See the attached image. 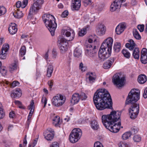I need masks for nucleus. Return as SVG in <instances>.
Returning <instances> with one entry per match:
<instances>
[{"label":"nucleus","instance_id":"nucleus-1","mask_svg":"<svg viewBox=\"0 0 147 147\" xmlns=\"http://www.w3.org/2000/svg\"><path fill=\"white\" fill-rule=\"evenodd\" d=\"M93 100L96 109L102 110L112 108V102L109 93L105 89L97 90L94 94Z\"/></svg>","mask_w":147,"mask_h":147},{"label":"nucleus","instance_id":"nucleus-2","mask_svg":"<svg viewBox=\"0 0 147 147\" xmlns=\"http://www.w3.org/2000/svg\"><path fill=\"white\" fill-rule=\"evenodd\" d=\"M121 113L113 111L108 115L102 116V122L105 127L111 131L116 133L119 130L121 125L120 120Z\"/></svg>","mask_w":147,"mask_h":147},{"label":"nucleus","instance_id":"nucleus-3","mask_svg":"<svg viewBox=\"0 0 147 147\" xmlns=\"http://www.w3.org/2000/svg\"><path fill=\"white\" fill-rule=\"evenodd\" d=\"M113 40L111 37L105 39L102 43L99 49L98 57L101 61H103L111 55Z\"/></svg>","mask_w":147,"mask_h":147},{"label":"nucleus","instance_id":"nucleus-4","mask_svg":"<svg viewBox=\"0 0 147 147\" xmlns=\"http://www.w3.org/2000/svg\"><path fill=\"white\" fill-rule=\"evenodd\" d=\"M42 19L51 35L53 36L57 26L55 18L52 15L45 14L42 17Z\"/></svg>","mask_w":147,"mask_h":147},{"label":"nucleus","instance_id":"nucleus-5","mask_svg":"<svg viewBox=\"0 0 147 147\" xmlns=\"http://www.w3.org/2000/svg\"><path fill=\"white\" fill-rule=\"evenodd\" d=\"M139 99V91L136 89H133L128 94L126 100L125 104L129 105L136 103Z\"/></svg>","mask_w":147,"mask_h":147},{"label":"nucleus","instance_id":"nucleus-6","mask_svg":"<svg viewBox=\"0 0 147 147\" xmlns=\"http://www.w3.org/2000/svg\"><path fill=\"white\" fill-rule=\"evenodd\" d=\"M82 134L81 129L78 128H74L72 130L70 134L69 139L72 143H75L80 139Z\"/></svg>","mask_w":147,"mask_h":147},{"label":"nucleus","instance_id":"nucleus-7","mask_svg":"<svg viewBox=\"0 0 147 147\" xmlns=\"http://www.w3.org/2000/svg\"><path fill=\"white\" fill-rule=\"evenodd\" d=\"M71 33L69 31H66L64 32L66 36L67 37H70L68 39H66L64 38H62L60 40L59 43V46L68 47V41H70L72 40L74 38L75 34L73 30L71 31Z\"/></svg>","mask_w":147,"mask_h":147},{"label":"nucleus","instance_id":"nucleus-8","mask_svg":"<svg viewBox=\"0 0 147 147\" xmlns=\"http://www.w3.org/2000/svg\"><path fill=\"white\" fill-rule=\"evenodd\" d=\"M87 98V96L84 92L81 93L80 94L75 93L72 96L71 102L72 105H73L75 104L78 103L80 99L82 100H85Z\"/></svg>","mask_w":147,"mask_h":147},{"label":"nucleus","instance_id":"nucleus-9","mask_svg":"<svg viewBox=\"0 0 147 147\" xmlns=\"http://www.w3.org/2000/svg\"><path fill=\"white\" fill-rule=\"evenodd\" d=\"M66 98L65 97L60 94H57L52 99L53 104L56 107L62 106L65 102Z\"/></svg>","mask_w":147,"mask_h":147},{"label":"nucleus","instance_id":"nucleus-10","mask_svg":"<svg viewBox=\"0 0 147 147\" xmlns=\"http://www.w3.org/2000/svg\"><path fill=\"white\" fill-rule=\"evenodd\" d=\"M87 49L85 53L86 55L88 57L93 58L96 56L97 50L96 49L95 45H92L91 44H88L86 45Z\"/></svg>","mask_w":147,"mask_h":147},{"label":"nucleus","instance_id":"nucleus-11","mask_svg":"<svg viewBox=\"0 0 147 147\" xmlns=\"http://www.w3.org/2000/svg\"><path fill=\"white\" fill-rule=\"evenodd\" d=\"M125 80L124 77H122L120 78L117 74H115L113 77L112 81L114 84L117 87H121L124 86Z\"/></svg>","mask_w":147,"mask_h":147},{"label":"nucleus","instance_id":"nucleus-12","mask_svg":"<svg viewBox=\"0 0 147 147\" xmlns=\"http://www.w3.org/2000/svg\"><path fill=\"white\" fill-rule=\"evenodd\" d=\"M129 105H131V108L129 109V111L131 112V113H135L134 114V116L131 115V117L133 118H134L135 117H137L139 112V105L136 103L134 104H131Z\"/></svg>","mask_w":147,"mask_h":147},{"label":"nucleus","instance_id":"nucleus-13","mask_svg":"<svg viewBox=\"0 0 147 147\" xmlns=\"http://www.w3.org/2000/svg\"><path fill=\"white\" fill-rule=\"evenodd\" d=\"M126 0H115L111 5L110 10L114 11L117 9H119L122 5V3L125 2Z\"/></svg>","mask_w":147,"mask_h":147},{"label":"nucleus","instance_id":"nucleus-14","mask_svg":"<svg viewBox=\"0 0 147 147\" xmlns=\"http://www.w3.org/2000/svg\"><path fill=\"white\" fill-rule=\"evenodd\" d=\"M41 5L34 3L30 8L29 13L27 18H29L31 17L30 15H32L33 12L36 13L41 8Z\"/></svg>","mask_w":147,"mask_h":147},{"label":"nucleus","instance_id":"nucleus-15","mask_svg":"<svg viewBox=\"0 0 147 147\" xmlns=\"http://www.w3.org/2000/svg\"><path fill=\"white\" fill-rule=\"evenodd\" d=\"M106 30V28L105 25L100 24L97 26L96 31L98 35L102 36L105 34Z\"/></svg>","mask_w":147,"mask_h":147},{"label":"nucleus","instance_id":"nucleus-16","mask_svg":"<svg viewBox=\"0 0 147 147\" xmlns=\"http://www.w3.org/2000/svg\"><path fill=\"white\" fill-rule=\"evenodd\" d=\"M9 49V46L8 44L3 45L1 48V53L0 54V58L3 59H4L6 58L7 52Z\"/></svg>","mask_w":147,"mask_h":147},{"label":"nucleus","instance_id":"nucleus-17","mask_svg":"<svg viewBox=\"0 0 147 147\" xmlns=\"http://www.w3.org/2000/svg\"><path fill=\"white\" fill-rule=\"evenodd\" d=\"M140 60L141 62L144 64L147 63V49L143 48L141 53Z\"/></svg>","mask_w":147,"mask_h":147},{"label":"nucleus","instance_id":"nucleus-18","mask_svg":"<svg viewBox=\"0 0 147 147\" xmlns=\"http://www.w3.org/2000/svg\"><path fill=\"white\" fill-rule=\"evenodd\" d=\"M81 0H72L73 9L74 10H78L81 6Z\"/></svg>","mask_w":147,"mask_h":147},{"label":"nucleus","instance_id":"nucleus-19","mask_svg":"<svg viewBox=\"0 0 147 147\" xmlns=\"http://www.w3.org/2000/svg\"><path fill=\"white\" fill-rule=\"evenodd\" d=\"M21 95L22 93L21 90L20 89L17 88L12 92L11 96L13 98H18L21 96Z\"/></svg>","mask_w":147,"mask_h":147},{"label":"nucleus","instance_id":"nucleus-20","mask_svg":"<svg viewBox=\"0 0 147 147\" xmlns=\"http://www.w3.org/2000/svg\"><path fill=\"white\" fill-rule=\"evenodd\" d=\"M125 28V26L124 24H121L119 25L116 28L115 31L118 34H120L121 33Z\"/></svg>","mask_w":147,"mask_h":147},{"label":"nucleus","instance_id":"nucleus-21","mask_svg":"<svg viewBox=\"0 0 147 147\" xmlns=\"http://www.w3.org/2000/svg\"><path fill=\"white\" fill-rule=\"evenodd\" d=\"M9 33L11 34H16L17 31V28L16 24H12L8 28Z\"/></svg>","mask_w":147,"mask_h":147},{"label":"nucleus","instance_id":"nucleus-22","mask_svg":"<svg viewBox=\"0 0 147 147\" xmlns=\"http://www.w3.org/2000/svg\"><path fill=\"white\" fill-rule=\"evenodd\" d=\"M129 43H127L125 45V47L128 48L130 50H132L136 46V44L134 41L131 39L128 40Z\"/></svg>","mask_w":147,"mask_h":147},{"label":"nucleus","instance_id":"nucleus-23","mask_svg":"<svg viewBox=\"0 0 147 147\" xmlns=\"http://www.w3.org/2000/svg\"><path fill=\"white\" fill-rule=\"evenodd\" d=\"M138 80V82L140 84H143L146 82L147 78L146 76L145 75L141 74L139 76Z\"/></svg>","mask_w":147,"mask_h":147},{"label":"nucleus","instance_id":"nucleus-24","mask_svg":"<svg viewBox=\"0 0 147 147\" xmlns=\"http://www.w3.org/2000/svg\"><path fill=\"white\" fill-rule=\"evenodd\" d=\"M53 70V66L51 64H49L47 70V76L48 77L51 76Z\"/></svg>","mask_w":147,"mask_h":147},{"label":"nucleus","instance_id":"nucleus-25","mask_svg":"<svg viewBox=\"0 0 147 147\" xmlns=\"http://www.w3.org/2000/svg\"><path fill=\"white\" fill-rule=\"evenodd\" d=\"M105 5L103 3H97L96 4L95 9L98 11H101L104 9Z\"/></svg>","mask_w":147,"mask_h":147},{"label":"nucleus","instance_id":"nucleus-26","mask_svg":"<svg viewBox=\"0 0 147 147\" xmlns=\"http://www.w3.org/2000/svg\"><path fill=\"white\" fill-rule=\"evenodd\" d=\"M91 126L94 130H97L99 128V125L97 121L96 120H93L91 122Z\"/></svg>","mask_w":147,"mask_h":147},{"label":"nucleus","instance_id":"nucleus-27","mask_svg":"<svg viewBox=\"0 0 147 147\" xmlns=\"http://www.w3.org/2000/svg\"><path fill=\"white\" fill-rule=\"evenodd\" d=\"M139 49L137 47L135 48L132 54L134 58L136 59H139V58L140 53Z\"/></svg>","mask_w":147,"mask_h":147},{"label":"nucleus","instance_id":"nucleus-28","mask_svg":"<svg viewBox=\"0 0 147 147\" xmlns=\"http://www.w3.org/2000/svg\"><path fill=\"white\" fill-rule=\"evenodd\" d=\"M82 52L81 49L78 48H76L74 51V57L79 58L81 56Z\"/></svg>","mask_w":147,"mask_h":147},{"label":"nucleus","instance_id":"nucleus-29","mask_svg":"<svg viewBox=\"0 0 147 147\" xmlns=\"http://www.w3.org/2000/svg\"><path fill=\"white\" fill-rule=\"evenodd\" d=\"M17 10L18 11H15L13 13V15L15 17L20 18L23 16V13L22 11H18V9H17Z\"/></svg>","mask_w":147,"mask_h":147},{"label":"nucleus","instance_id":"nucleus-30","mask_svg":"<svg viewBox=\"0 0 147 147\" xmlns=\"http://www.w3.org/2000/svg\"><path fill=\"white\" fill-rule=\"evenodd\" d=\"M44 135L45 138L48 140H51L53 138V134L48 133H44Z\"/></svg>","mask_w":147,"mask_h":147},{"label":"nucleus","instance_id":"nucleus-31","mask_svg":"<svg viewBox=\"0 0 147 147\" xmlns=\"http://www.w3.org/2000/svg\"><path fill=\"white\" fill-rule=\"evenodd\" d=\"M17 64L16 62L11 63L9 66V71L12 73L13 71L16 70L17 69Z\"/></svg>","mask_w":147,"mask_h":147},{"label":"nucleus","instance_id":"nucleus-32","mask_svg":"<svg viewBox=\"0 0 147 147\" xmlns=\"http://www.w3.org/2000/svg\"><path fill=\"white\" fill-rule=\"evenodd\" d=\"M121 44L119 42H116L114 43L113 49L116 53H118L120 50Z\"/></svg>","mask_w":147,"mask_h":147},{"label":"nucleus","instance_id":"nucleus-33","mask_svg":"<svg viewBox=\"0 0 147 147\" xmlns=\"http://www.w3.org/2000/svg\"><path fill=\"white\" fill-rule=\"evenodd\" d=\"M89 82L90 83H92L94 82L96 79V77L92 73H90L88 75Z\"/></svg>","mask_w":147,"mask_h":147},{"label":"nucleus","instance_id":"nucleus-34","mask_svg":"<svg viewBox=\"0 0 147 147\" xmlns=\"http://www.w3.org/2000/svg\"><path fill=\"white\" fill-rule=\"evenodd\" d=\"M133 33L135 38L137 40L141 39V36L136 29H134L133 31Z\"/></svg>","mask_w":147,"mask_h":147},{"label":"nucleus","instance_id":"nucleus-35","mask_svg":"<svg viewBox=\"0 0 147 147\" xmlns=\"http://www.w3.org/2000/svg\"><path fill=\"white\" fill-rule=\"evenodd\" d=\"M53 124L55 126L57 127L58 126L59 124L60 121V117L58 116H56L55 118H54L53 119Z\"/></svg>","mask_w":147,"mask_h":147},{"label":"nucleus","instance_id":"nucleus-36","mask_svg":"<svg viewBox=\"0 0 147 147\" xmlns=\"http://www.w3.org/2000/svg\"><path fill=\"white\" fill-rule=\"evenodd\" d=\"M5 115V113L4 111L3 106L0 102V119H3Z\"/></svg>","mask_w":147,"mask_h":147},{"label":"nucleus","instance_id":"nucleus-37","mask_svg":"<svg viewBox=\"0 0 147 147\" xmlns=\"http://www.w3.org/2000/svg\"><path fill=\"white\" fill-rule=\"evenodd\" d=\"M122 53L126 58L129 59L130 57V54L126 49H123L122 51Z\"/></svg>","mask_w":147,"mask_h":147},{"label":"nucleus","instance_id":"nucleus-38","mask_svg":"<svg viewBox=\"0 0 147 147\" xmlns=\"http://www.w3.org/2000/svg\"><path fill=\"white\" fill-rule=\"evenodd\" d=\"M131 133L130 132H127L124 134L122 136L123 140H127L130 137L131 135Z\"/></svg>","mask_w":147,"mask_h":147},{"label":"nucleus","instance_id":"nucleus-39","mask_svg":"<svg viewBox=\"0 0 147 147\" xmlns=\"http://www.w3.org/2000/svg\"><path fill=\"white\" fill-rule=\"evenodd\" d=\"M96 39L95 38H89L88 40V42L89 43V44H91L92 45H95V43H96Z\"/></svg>","mask_w":147,"mask_h":147},{"label":"nucleus","instance_id":"nucleus-40","mask_svg":"<svg viewBox=\"0 0 147 147\" xmlns=\"http://www.w3.org/2000/svg\"><path fill=\"white\" fill-rule=\"evenodd\" d=\"M60 52L61 53H64L66 52L67 49L68 47L63 46H59Z\"/></svg>","mask_w":147,"mask_h":147},{"label":"nucleus","instance_id":"nucleus-41","mask_svg":"<svg viewBox=\"0 0 147 147\" xmlns=\"http://www.w3.org/2000/svg\"><path fill=\"white\" fill-rule=\"evenodd\" d=\"M26 53V47L25 46H23L21 47L20 50V53L22 57Z\"/></svg>","mask_w":147,"mask_h":147},{"label":"nucleus","instance_id":"nucleus-42","mask_svg":"<svg viewBox=\"0 0 147 147\" xmlns=\"http://www.w3.org/2000/svg\"><path fill=\"white\" fill-rule=\"evenodd\" d=\"M111 63H110L108 61L105 63L103 65V67L105 69L109 68L111 66Z\"/></svg>","mask_w":147,"mask_h":147},{"label":"nucleus","instance_id":"nucleus-43","mask_svg":"<svg viewBox=\"0 0 147 147\" xmlns=\"http://www.w3.org/2000/svg\"><path fill=\"white\" fill-rule=\"evenodd\" d=\"M0 72L3 76H4L7 75V70L5 68L2 67L0 69Z\"/></svg>","mask_w":147,"mask_h":147},{"label":"nucleus","instance_id":"nucleus-44","mask_svg":"<svg viewBox=\"0 0 147 147\" xmlns=\"http://www.w3.org/2000/svg\"><path fill=\"white\" fill-rule=\"evenodd\" d=\"M119 147H131V145L125 142H121L119 144Z\"/></svg>","mask_w":147,"mask_h":147},{"label":"nucleus","instance_id":"nucleus-45","mask_svg":"<svg viewBox=\"0 0 147 147\" xmlns=\"http://www.w3.org/2000/svg\"><path fill=\"white\" fill-rule=\"evenodd\" d=\"M133 140L135 142H138L140 141L141 138L139 135H136L133 137Z\"/></svg>","mask_w":147,"mask_h":147},{"label":"nucleus","instance_id":"nucleus-46","mask_svg":"<svg viewBox=\"0 0 147 147\" xmlns=\"http://www.w3.org/2000/svg\"><path fill=\"white\" fill-rule=\"evenodd\" d=\"M6 12V9L3 7L0 6V16L4 14Z\"/></svg>","mask_w":147,"mask_h":147},{"label":"nucleus","instance_id":"nucleus-47","mask_svg":"<svg viewBox=\"0 0 147 147\" xmlns=\"http://www.w3.org/2000/svg\"><path fill=\"white\" fill-rule=\"evenodd\" d=\"M144 26L143 24L139 25L137 26L138 29L140 32H142L144 29Z\"/></svg>","mask_w":147,"mask_h":147},{"label":"nucleus","instance_id":"nucleus-48","mask_svg":"<svg viewBox=\"0 0 147 147\" xmlns=\"http://www.w3.org/2000/svg\"><path fill=\"white\" fill-rule=\"evenodd\" d=\"M79 68L82 71H84L86 69V67L84 66L82 62H81L79 65Z\"/></svg>","mask_w":147,"mask_h":147},{"label":"nucleus","instance_id":"nucleus-49","mask_svg":"<svg viewBox=\"0 0 147 147\" xmlns=\"http://www.w3.org/2000/svg\"><path fill=\"white\" fill-rule=\"evenodd\" d=\"M94 147H104L102 144L99 142H96L94 144Z\"/></svg>","mask_w":147,"mask_h":147},{"label":"nucleus","instance_id":"nucleus-50","mask_svg":"<svg viewBox=\"0 0 147 147\" xmlns=\"http://www.w3.org/2000/svg\"><path fill=\"white\" fill-rule=\"evenodd\" d=\"M28 0H23L22 1V8L25 7L27 5L28 3Z\"/></svg>","mask_w":147,"mask_h":147},{"label":"nucleus","instance_id":"nucleus-51","mask_svg":"<svg viewBox=\"0 0 147 147\" xmlns=\"http://www.w3.org/2000/svg\"><path fill=\"white\" fill-rule=\"evenodd\" d=\"M47 99L45 97H43L42 98V102L44 104V108L47 103Z\"/></svg>","mask_w":147,"mask_h":147},{"label":"nucleus","instance_id":"nucleus-52","mask_svg":"<svg viewBox=\"0 0 147 147\" xmlns=\"http://www.w3.org/2000/svg\"><path fill=\"white\" fill-rule=\"evenodd\" d=\"M68 12L67 10L64 11L61 15V16L63 18L66 17L68 15Z\"/></svg>","mask_w":147,"mask_h":147},{"label":"nucleus","instance_id":"nucleus-53","mask_svg":"<svg viewBox=\"0 0 147 147\" xmlns=\"http://www.w3.org/2000/svg\"><path fill=\"white\" fill-rule=\"evenodd\" d=\"M78 33L79 36H84L86 33V32L85 30L83 29L79 31Z\"/></svg>","mask_w":147,"mask_h":147},{"label":"nucleus","instance_id":"nucleus-54","mask_svg":"<svg viewBox=\"0 0 147 147\" xmlns=\"http://www.w3.org/2000/svg\"><path fill=\"white\" fill-rule=\"evenodd\" d=\"M83 2L84 3L85 6L91 4V1L90 0H83Z\"/></svg>","mask_w":147,"mask_h":147},{"label":"nucleus","instance_id":"nucleus-55","mask_svg":"<svg viewBox=\"0 0 147 147\" xmlns=\"http://www.w3.org/2000/svg\"><path fill=\"white\" fill-rule=\"evenodd\" d=\"M19 83L18 82L14 81L11 84V86L12 87H14L19 85Z\"/></svg>","mask_w":147,"mask_h":147},{"label":"nucleus","instance_id":"nucleus-56","mask_svg":"<svg viewBox=\"0 0 147 147\" xmlns=\"http://www.w3.org/2000/svg\"><path fill=\"white\" fill-rule=\"evenodd\" d=\"M138 129L136 127H134L131 130V134H135L137 133L138 131Z\"/></svg>","mask_w":147,"mask_h":147},{"label":"nucleus","instance_id":"nucleus-57","mask_svg":"<svg viewBox=\"0 0 147 147\" xmlns=\"http://www.w3.org/2000/svg\"><path fill=\"white\" fill-rule=\"evenodd\" d=\"M9 116L10 118H13L15 116L14 112L13 111H11L9 113Z\"/></svg>","mask_w":147,"mask_h":147},{"label":"nucleus","instance_id":"nucleus-58","mask_svg":"<svg viewBox=\"0 0 147 147\" xmlns=\"http://www.w3.org/2000/svg\"><path fill=\"white\" fill-rule=\"evenodd\" d=\"M54 132V130L51 128H49L47 129L45 133H48L51 134H53Z\"/></svg>","mask_w":147,"mask_h":147},{"label":"nucleus","instance_id":"nucleus-59","mask_svg":"<svg viewBox=\"0 0 147 147\" xmlns=\"http://www.w3.org/2000/svg\"><path fill=\"white\" fill-rule=\"evenodd\" d=\"M115 58L114 57H111L109 59L108 61L110 63H111V65H112L113 63H114Z\"/></svg>","mask_w":147,"mask_h":147},{"label":"nucleus","instance_id":"nucleus-60","mask_svg":"<svg viewBox=\"0 0 147 147\" xmlns=\"http://www.w3.org/2000/svg\"><path fill=\"white\" fill-rule=\"evenodd\" d=\"M35 3L42 5L43 3V0H34Z\"/></svg>","mask_w":147,"mask_h":147},{"label":"nucleus","instance_id":"nucleus-61","mask_svg":"<svg viewBox=\"0 0 147 147\" xmlns=\"http://www.w3.org/2000/svg\"><path fill=\"white\" fill-rule=\"evenodd\" d=\"M28 37V35L22 34L21 36V39H24L26 40L27 39V38Z\"/></svg>","mask_w":147,"mask_h":147},{"label":"nucleus","instance_id":"nucleus-62","mask_svg":"<svg viewBox=\"0 0 147 147\" xmlns=\"http://www.w3.org/2000/svg\"><path fill=\"white\" fill-rule=\"evenodd\" d=\"M57 52L56 50L54 49L52 51L53 57L54 58H56L57 55Z\"/></svg>","mask_w":147,"mask_h":147},{"label":"nucleus","instance_id":"nucleus-63","mask_svg":"<svg viewBox=\"0 0 147 147\" xmlns=\"http://www.w3.org/2000/svg\"><path fill=\"white\" fill-rule=\"evenodd\" d=\"M48 84L50 87V89H51L53 86V82L52 80L49 81L48 82Z\"/></svg>","mask_w":147,"mask_h":147},{"label":"nucleus","instance_id":"nucleus-64","mask_svg":"<svg viewBox=\"0 0 147 147\" xmlns=\"http://www.w3.org/2000/svg\"><path fill=\"white\" fill-rule=\"evenodd\" d=\"M84 21L86 22H87L89 19V16L87 14L84 15Z\"/></svg>","mask_w":147,"mask_h":147}]
</instances>
